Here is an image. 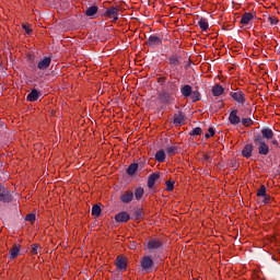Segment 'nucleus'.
<instances>
[{
	"label": "nucleus",
	"mask_w": 280,
	"mask_h": 280,
	"mask_svg": "<svg viewBox=\"0 0 280 280\" xmlns=\"http://www.w3.org/2000/svg\"><path fill=\"white\" fill-rule=\"evenodd\" d=\"M253 141L257 148L258 154L261 156H268V154H270V147L266 143V140L261 138V133L254 132Z\"/></svg>",
	"instance_id": "f257e3e1"
},
{
	"label": "nucleus",
	"mask_w": 280,
	"mask_h": 280,
	"mask_svg": "<svg viewBox=\"0 0 280 280\" xmlns=\"http://www.w3.org/2000/svg\"><path fill=\"white\" fill-rule=\"evenodd\" d=\"M230 96L238 106H248V100H246V93L244 91L236 89L230 92Z\"/></svg>",
	"instance_id": "f03ea898"
},
{
	"label": "nucleus",
	"mask_w": 280,
	"mask_h": 280,
	"mask_svg": "<svg viewBox=\"0 0 280 280\" xmlns=\"http://www.w3.org/2000/svg\"><path fill=\"white\" fill-rule=\"evenodd\" d=\"M171 71H180V56L173 54L167 58Z\"/></svg>",
	"instance_id": "7ed1b4c3"
},
{
	"label": "nucleus",
	"mask_w": 280,
	"mask_h": 280,
	"mask_svg": "<svg viewBox=\"0 0 280 280\" xmlns=\"http://www.w3.org/2000/svg\"><path fill=\"white\" fill-rule=\"evenodd\" d=\"M158 100L162 103V104H174V95L165 90H162L159 94H158Z\"/></svg>",
	"instance_id": "20e7f679"
},
{
	"label": "nucleus",
	"mask_w": 280,
	"mask_h": 280,
	"mask_svg": "<svg viewBox=\"0 0 280 280\" xmlns=\"http://www.w3.org/2000/svg\"><path fill=\"white\" fill-rule=\"evenodd\" d=\"M163 43V39L156 35H150L149 38L145 40L144 45L147 47H150V49H155V47H159Z\"/></svg>",
	"instance_id": "39448f33"
},
{
	"label": "nucleus",
	"mask_w": 280,
	"mask_h": 280,
	"mask_svg": "<svg viewBox=\"0 0 280 280\" xmlns=\"http://www.w3.org/2000/svg\"><path fill=\"white\" fill-rule=\"evenodd\" d=\"M238 110L231 108L230 115H229V121L231 126H240L242 122V118L237 115Z\"/></svg>",
	"instance_id": "423d86ee"
},
{
	"label": "nucleus",
	"mask_w": 280,
	"mask_h": 280,
	"mask_svg": "<svg viewBox=\"0 0 280 280\" xmlns=\"http://www.w3.org/2000/svg\"><path fill=\"white\" fill-rule=\"evenodd\" d=\"M106 16H108V19H113V23H117L119 19V9H117V7H110L106 10Z\"/></svg>",
	"instance_id": "0eeeda50"
},
{
	"label": "nucleus",
	"mask_w": 280,
	"mask_h": 280,
	"mask_svg": "<svg viewBox=\"0 0 280 280\" xmlns=\"http://www.w3.org/2000/svg\"><path fill=\"white\" fill-rule=\"evenodd\" d=\"M135 199V192L132 190H125L120 195V201L124 202V205H128L129 202H132Z\"/></svg>",
	"instance_id": "6e6552de"
},
{
	"label": "nucleus",
	"mask_w": 280,
	"mask_h": 280,
	"mask_svg": "<svg viewBox=\"0 0 280 280\" xmlns=\"http://www.w3.org/2000/svg\"><path fill=\"white\" fill-rule=\"evenodd\" d=\"M147 246H148L149 250H159V249L163 248V242H161V240H159V238H151L148 242Z\"/></svg>",
	"instance_id": "1a4fd4ad"
},
{
	"label": "nucleus",
	"mask_w": 280,
	"mask_h": 280,
	"mask_svg": "<svg viewBox=\"0 0 280 280\" xmlns=\"http://www.w3.org/2000/svg\"><path fill=\"white\" fill-rule=\"evenodd\" d=\"M260 137L264 141H270V139H275V131L268 127H265L260 131Z\"/></svg>",
	"instance_id": "9d476101"
},
{
	"label": "nucleus",
	"mask_w": 280,
	"mask_h": 280,
	"mask_svg": "<svg viewBox=\"0 0 280 280\" xmlns=\"http://www.w3.org/2000/svg\"><path fill=\"white\" fill-rule=\"evenodd\" d=\"M153 266H154V260H152V258L150 256H144L141 259V268L145 272H148V270H150V268H152Z\"/></svg>",
	"instance_id": "9b49d317"
},
{
	"label": "nucleus",
	"mask_w": 280,
	"mask_h": 280,
	"mask_svg": "<svg viewBox=\"0 0 280 280\" xmlns=\"http://www.w3.org/2000/svg\"><path fill=\"white\" fill-rule=\"evenodd\" d=\"M173 124L175 126H185V115H183V112H177L173 116Z\"/></svg>",
	"instance_id": "f8f14e48"
},
{
	"label": "nucleus",
	"mask_w": 280,
	"mask_h": 280,
	"mask_svg": "<svg viewBox=\"0 0 280 280\" xmlns=\"http://www.w3.org/2000/svg\"><path fill=\"white\" fill-rule=\"evenodd\" d=\"M160 178H161L160 172L151 174L148 178V184H147L149 189H154V185H155L156 180H159Z\"/></svg>",
	"instance_id": "ddd939ff"
},
{
	"label": "nucleus",
	"mask_w": 280,
	"mask_h": 280,
	"mask_svg": "<svg viewBox=\"0 0 280 280\" xmlns=\"http://www.w3.org/2000/svg\"><path fill=\"white\" fill-rule=\"evenodd\" d=\"M51 65V57H45L37 63V69L40 71H45L46 69H49V66Z\"/></svg>",
	"instance_id": "4468645a"
},
{
	"label": "nucleus",
	"mask_w": 280,
	"mask_h": 280,
	"mask_svg": "<svg viewBox=\"0 0 280 280\" xmlns=\"http://www.w3.org/2000/svg\"><path fill=\"white\" fill-rule=\"evenodd\" d=\"M130 220V213L127 211H121L115 215V221L119 223H126Z\"/></svg>",
	"instance_id": "2eb2a0df"
},
{
	"label": "nucleus",
	"mask_w": 280,
	"mask_h": 280,
	"mask_svg": "<svg viewBox=\"0 0 280 280\" xmlns=\"http://www.w3.org/2000/svg\"><path fill=\"white\" fill-rule=\"evenodd\" d=\"M253 150H255V147H253V144H246L242 150V156H244L245 159H250V156H253Z\"/></svg>",
	"instance_id": "dca6fc26"
},
{
	"label": "nucleus",
	"mask_w": 280,
	"mask_h": 280,
	"mask_svg": "<svg viewBox=\"0 0 280 280\" xmlns=\"http://www.w3.org/2000/svg\"><path fill=\"white\" fill-rule=\"evenodd\" d=\"M38 97H40V92L38 90L33 89L26 96L27 102H38Z\"/></svg>",
	"instance_id": "f3484780"
},
{
	"label": "nucleus",
	"mask_w": 280,
	"mask_h": 280,
	"mask_svg": "<svg viewBox=\"0 0 280 280\" xmlns=\"http://www.w3.org/2000/svg\"><path fill=\"white\" fill-rule=\"evenodd\" d=\"M0 202H12L10 190H0Z\"/></svg>",
	"instance_id": "a211bd4d"
},
{
	"label": "nucleus",
	"mask_w": 280,
	"mask_h": 280,
	"mask_svg": "<svg viewBox=\"0 0 280 280\" xmlns=\"http://www.w3.org/2000/svg\"><path fill=\"white\" fill-rule=\"evenodd\" d=\"M19 253H21V245L14 244L10 250L9 259H16L19 257Z\"/></svg>",
	"instance_id": "6ab92c4d"
},
{
	"label": "nucleus",
	"mask_w": 280,
	"mask_h": 280,
	"mask_svg": "<svg viewBox=\"0 0 280 280\" xmlns=\"http://www.w3.org/2000/svg\"><path fill=\"white\" fill-rule=\"evenodd\" d=\"M253 19H254L253 13L246 12L242 15L240 23L241 25H248L250 21H253Z\"/></svg>",
	"instance_id": "aec40b11"
},
{
	"label": "nucleus",
	"mask_w": 280,
	"mask_h": 280,
	"mask_svg": "<svg viewBox=\"0 0 280 280\" xmlns=\"http://www.w3.org/2000/svg\"><path fill=\"white\" fill-rule=\"evenodd\" d=\"M127 262H126V258L121 257V256H118L116 258V268H118V270H126L127 268Z\"/></svg>",
	"instance_id": "412c9836"
},
{
	"label": "nucleus",
	"mask_w": 280,
	"mask_h": 280,
	"mask_svg": "<svg viewBox=\"0 0 280 280\" xmlns=\"http://www.w3.org/2000/svg\"><path fill=\"white\" fill-rule=\"evenodd\" d=\"M192 91L194 90H192L191 85H189V84H186L180 89V93H182L183 97H185L186 100H187V97H190Z\"/></svg>",
	"instance_id": "4be33fe9"
},
{
	"label": "nucleus",
	"mask_w": 280,
	"mask_h": 280,
	"mask_svg": "<svg viewBox=\"0 0 280 280\" xmlns=\"http://www.w3.org/2000/svg\"><path fill=\"white\" fill-rule=\"evenodd\" d=\"M198 25L202 32H209V21L206 18H200Z\"/></svg>",
	"instance_id": "5701e85b"
},
{
	"label": "nucleus",
	"mask_w": 280,
	"mask_h": 280,
	"mask_svg": "<svg viewBox=\"0 0 280 280\" xmlns=\"http://www.w3.org/2000/svg\"><path fill=\"white\" fill-rule=\"evenodd\" d=\"M211 91L214 97H220V95L224 93V88L220 84H215Z\"/></svg>",
	"instance_id": "b1692460"
},
{
	"label": "nucleus",
	"mask_w": 280,
	"mask_h": 280,
	"mask_svg": "<svg viewBox=\"0 0 280 280\" xmlns=\"http://www.w3.org/2000/svg\"><path fill=\"white\" fill-rule=\"evenodd\" d=\"M98 8L96 5H92L86 8L85 15L90 16L91 19H95V14H97Z\"/></svg>",
	"instance_id": "393cba45"
},
{
	"label": "nucleus",
	"mask_w": 280,
	"mask_h": 280,
	"mask_svg": "<svg viewBox=\"0 0 280 280\" xmlns=\"http://www.w3.org/2000/svg\"><path fill=\"white\" fill-rule=\"evenodd\" d=\"M138 170H139L138 163L130 164L127 168L128 176H135V174L137 173Z\"/></svg>",
	"instance_id": "a878e982"
},
{
	"label": "nucleus",
	"mask_w": 280,
	"mask_h": 280,
	"mask_svg": "<svg viewBox=\"0 0 280 280\" xmlns=\"http://www.w3.org/2000/svg\"><path fill=\"white\" fill-rule=\"evenodd\" d=\"M155 161L158 163H165V150L161 149L155 153Z\"/></svg>",
	"instance_id": "bb28decb"
},
{
	"label": "nucleus",
	"mask_w": 280,
	"mask_h": 280,
	"mask_svg": "<svg viewBox=\"0 0 280 280\" xmlns=\"http://www.w3.org/2000/svg\"><path fill=\"white\" fill-rule=\"evenodd\" d=\"M189 97L192 103L200 102V100L202 98V96L200 95V92L198 90L197 91L192 90Z\"/></svg>",
	"instance_id": "cd10ccee"
},
{
	"label": "nucleus",
	"mask_w": 280,
	"mask_h": 280,
	"mask_svg": "<svg viewBox=\"0 0 280 280\" xmlns=\"http://www.w3.org/2000/svg\"><path fill=\"white\" fill-rule=\"evenodd\" d=\"M92 215H95V218H100V215H102V207H100V205H94L92 207Z\"/></svg>",
	"instance_id": "c85d7f7f"
},
{
	"label": "nucleus",
	"mask_w": 280,
	"mask_h": 280,
	"mask_svg": "<svg viewBox=\"0 0 280 280\" xmlns=\"http://www.w3.org/2000/svg\"><path fill=\"white\" fill-rule=\"evenodd\" d=\"M143 194H145V191L143 190L142 187L136 188V190H135L136 200H141L143 198Z\"/></svg>",
	"instance_id": "c756f323"
},
{
	"label": "nucleus",
	"mask_w": 280,
	"mask_h": 280,
	"mask_svg": "<svg viewBox=\"0 0 280 280\" xmlns=\"http://www.w3.org/2000/svg\"><path fill=\"white\" fill-rule=\"evenodd\" d=\"M241 124L245 127V128H250V126H253L255 124L254 120H252V118H242L241 119Z\"/></svg>",
	"instance_id": "7c9ffc66"
},
{
	"label": "nucleus",
	"mask_w": 280,
	"mask_h": 280,
	"mask_svg": "<svg viewBox=\"0 0 280 280\" xmlns=\"http://www.w3.org/2000/svg\"><path fill=\"white\" fill-rule=\"evenodd\" d=\"M133 218L135 220H141L143 218V210L141 208L133 210Z\"/></svg>",
	"instance_id": "2f4dec72"
},
{
	"label": "nucleus",
	"mask_w": 280,
	"mask_h": 280,
	"mask_svg": "<svg viewBox=\"0 0 280 280\" xmlns=\"http://www.w3.org/2000/svg\"><path fill=\"white\" fill-rule=\"evenodd\" d=\"M190 137H198L202 135V128L196 127L189 132Z\"/></svg>",
	"instance_id": "473e14b6"
},
{
	"label": "nucleus",
	"mask_w": 280,
	"mask_h": 280,
	"mask_svg": "<svg viewBox=\"0 0 280 280\" xmlns=\"http://www.w3.org/2000/svg\"><path fill=\"white\" fill-rule=\"evenodd\" d=\"M25 221L31 222V224H34V222H36V214L34 212L26 214Z\"/></svg>",
	"instance_id": "72a5a7b5"
},
{
	"label": "nucleus",
	"mask_w": 280,
	"mask_h": 280,
	"mask_svg": "<svg viewBox=\"0 0 280 280\" xmlns=\"http://www.w3.org/2000/svg\"><path fill=\"white\" fill-rule=\"evenodd\" d=\"M166 154H177L178 153V147H166Z\"/></svg>",
	"instance_id": "f704fd0d"
},
{
	"label": "nucleus",
	"mask_w": 280,
	"mask_h": 280,
	"mask_svg": "<svg viewBox=\"0 0 280 280\" xmlns=\"http://www.w3.org/2000/svg\"><path fill=\"white\" fill-rule=\"evenodd\" d=\"M38 250H40V245L38 244L31 245V255H38Z\"/></svg>",
	"instance_id": "c9c22d12"
},
{
	"label": "nucleus",
	"mask_w": 280,
	"mask_h": 280,
	"mask_svg": "<svg viewBox=\"0 0 280 280\" xmlns=\"http://www.w3.org/2000/svg\"><path fill=\"white\" fill-rule=\"evenodd\" d=\"M266 191H267L266 187L264 185H260L259 189L257 190L258 198L266 196Z\"/></svg>",
	"instance_id": "e433bc0d"
},
{
	"label": "nucleus",
	"mask_w": 280,
	"mask_h": 280,
	"mask_svg": "<svg viewBox=\"0 0 280 280\" xmlns=\"http://www.w3.org/2000/svg\"><path fill=\"white\" fill-rule=\"evenodd\" d=\"M229 165L232 170H237L240 167V162H237V160H231Z\"/></svg>",
	"instance_id": "4c0bfd02"
},
{
	"label": "nucleus",
	"mask_w": 280,
	"mask_h": 280,
	"mask_svg": "<svg viewBox=\"0 0 280 280\" xmlns=\"http://www.w3.org/2000/svg\"><path fill=\"white\" fill-rule=\"evenodd\" d=\"M165 185H166V190H167V191H174V182L167 180V182L165 183Z\"/></svg>",
	"instance_id": "58836bf2"
},
{
	"label": "nucleus",
	"mask_w": 280,
	"mask_h": 280,
	"mask_svg": "<svg viewBox=\"0 0 280 280\" xmlns=\"http://www.w3.org/2000/svg\"><path fill=\"white\" fill-rule=\"evenodd\" d=\"M270 25H277L279 23V19L275 16H269Z\"/></svg>",
	"instance_id": "ea45409f"
},
{
	"label": "nucleus",
	"mask_w": 280,
	"mask_h": 280,
	"mask_svg": "<svg viewBox=\"0 0 280 280\" xmlns=\"http://www.w3.org/2000/svg\"><path fill=\"white\" fill-rule=\"evenodd\" d=\"M22 27H23V30L25 31V33H26L27 35L32 34V30H31L30 25L23 24Z\"/></svg>",
	"instance_id": "a19ab883"
},
{
	"label": "nucleus",
	"mask_w": 280,
	"mask_h": 280,
	"mask_svg": "<svg viewBox=\"0 0 280 280\" xmlns=\"http://www.w3.org/2000/svg\"><path fill=\"white\" fill-rule=\"evenodd\" d=\"M270 141H271L272 145H275V148H277L278 150H280L279 140L272 138V139H270Z\"/></svg>",
	"instance_id": "79ce46f5"
},
{
	"label": "nucleus",
	"mask_w": 280,
	"mask_h": 280,
	"mask_svg": "<svg viewBox=\"0 0 280 280\" xmlns=\"http://www.w3.org/2000/svg\"><path fill=\"white\" fill-rule=\"evenodd\" d=\"M264 200V205H268L270 202V196H268V194H266V196H262Z\"/></svg>",
	"instance_id": "37998d69"
},
{
	"label": "nucleus",
	"mask_w": 280,
	"mask_h": 280,
	"mask_svg": "<svg viewBox=\"0 0 280 280\" xmlns=\"http://www.w3.org/2000/svg\"><path fill=\"white\" fill-rule=\"evenodd\" d=\"M208 132H209V135H210L211 137H214V136H215V130L213 129V127H210V128L208 129Z\"/></svg>",
	"instance_id": "c03bdc74"
},
{
	"label": "nucleus",
	"mask_w": 280,
	"mask_h": 280,
	"mask_svg": "<svg viewBox=\"0 0 280 280\" xmlns=\"http://www.w3.org/2000/svg\"><path fill=\"white\" fill-rule=\"evenodd\" d=\"M203 161H211V156L209 155V153L203 154Z\"/></svg>",
	"instance_id": "a18cd8bd"
},
{
	"label": "nucleus",
	"mask_w": 280,
	"mask_h": 280,
	"mask_svg": "<svg viewBox=\"0 0 280 280\" xmlns=\"http://www.w3.org/2000/svg\"><path fill=\"white\" fill-rule=\"evenodd\" d=\"M191 67V59L188 60L187 65L185 66V69H189Z\"/></svg>",
	"instance_id": "49530a36"
},
{
	"label": "nucleus",
	"mask_w": 280,
	"mask_h": 280,
	"mask_svg": "<svg viewBox=\"0 0 280 280\" xmlns=\"http://www.w3.org/2000/svg\"><path fill=\"white\" fill-rule=\"evenodd\" d=\"M129 248H131L132 250H135V249L137 248V244L131 243L130 246H129Z\"/></svg>",
	"instance_id": "de8ad7c7"
},
{
	"label": "nucleus",
	"mask_w": 280,
	"mask_h": 280,
	"mask_svg": "<svg viewBox=\"0 0 280 280\" xmlns=\"http://www.w3.org/2000/svg\"><path fill=\"white\" fill-rule=\"evenodd\" d=\"M205 138H206V139H210V138H211L210 133H206V135H205Z\"/></svg>",
	"instance_id": "09e8293b"
},
{
	"label": "nucleus",
	"mask_w": 280,
	"mask_h": 280,
	"mask_svg": "<svg viewBox=\"0 0 280 280\" xmlns=\"http://www.w3.org/2000/svg\"><path fill=\"white\" fill-rule=\"evenodd\" d=\"M31 69H36V65L32 63L30 65Z\"/></svg>",
	"instance_id": "8fccbe9b"
}]
</instances>
